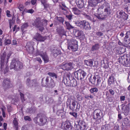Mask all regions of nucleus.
Returning <instances> with one entry per match:
<instances>
[{
  "instance_id": "nucleus-27",
  "label": "nucleus",
  "mask_w": 130,
  "mask_h": 130,
  "mask_svg": "<svg viewBox=\"0 0 130 130\" xmlns=\"http://www.w3.org/2000/svg\"><path fill=\"white\" fill-rule=\"evenodd\" d=\"M86 75V73L84 71L81 70L80 80H82Z\"/></svg>"
},
{
  "instance_id": "nucleus-32",
  "label": "nucleus",
  "mask_w": 130,
  "mask_h": 130,
  "mask_svg": "<svg viewBox=\"0 0 130 130\" xmlns=\"http://www.w3.org/2000/svg\"><path fill=\"white\" fill-rule=\"evenodd\" d=\"M96 79H97L96 80V85L98 86L100 84L102 78L100 77L97 76V77H96Z\"/></svg>"
},
{
  "instance_id": "nucleus-44",
  "label": "nucleus",
  "mask_w": 130,
  "mask_h": 130,
  "mask_svg": "<svg viewBox=\"0 0 130 130\" xmlns=\"http://www.w3.org/2000/svg\"><path fill=\"white\" fill-rule=\"evenodd\" d=\"M71 101L70 99H67L66 102V105L67 106H69V107L70 105H71Z\"/></svg>"
},
{
  "instance_id": "nucleus-60",
  "label": "nucleus",
  "mask_w": 130,
  "mask_h": 130,
  "mask_svg": "<svg viewBox=\"0 0 130 130\" xmlns=\"http://www.w3.org/2000/svg\"><path fill=\"white\" fill-rule=\"evenodd\" d=\"M22 130H28L27 127L25 126H23L22 128Z\"/></svg>"
},
{
  "instance_id": "nucleus-59",
  "label": "nucleus",
  "mask_w": 130,
  "mask_h": 130,
  "mask_svg": "<svg viewBox=\"0 0 130 130\" xmlns=\"http://www.w3.org/2000/svg\"><path fill=\"white\" fill-rule=\"evenodd\" d=\"M36 2V0H32L31 1V4L33 5H34Z\"/></svg>"
},
{
  "instance_id": "nucleus-15",
  "label": "nucleus",
  "mask_w": 130,
  "mask_h": 130,
  "mask_svg": "<svg viewBox=\"0 0 130 130\" xmlns=\"http://www.w3.org/2000/svg\"><path fill=\"white\" fill-rule=\"evenodd\" d=\"M127 59L126 55L120 56L118 59V61L120 63L124 65L126 62V59Z\"/></svg>"
},
{
  "instance_id": "nucleus-18",
  "label": "nucleus",
  "mask_w": 130,
  "mask_h": 130,
  "mask_svg": "<svg viewBox=\"0 0 130 130\" xmlns=\"http://www.w3.org/2000/svg\"><path fill=\"white\" fill-rule=\"evenodd\" d=\"M85 22V21H77L75 22V24L77 26H78L80 28L83 27L84 25V24Z\"/></svg>"
},
{
  "instance_id": "nucleus-46",
  "label": "nucleus",
  "mask_w": 130,
  "mask_h": 130,
  "mask_svg": "<svg viewBox=\"0 0 130 130\" xmlns=\"http://www.w3.org/2000/svg\"><path fill=\"white\" fill-rule=\"evenodd\" d=\"M53 55L54 56L56 57L58 54V51L56 50H54L53 51Z\"/></svg>"
},
{
  "instance_id": "nucleus-13",
  "label": "nucleus",
  "mask_w": 130,
  "mask_h": 130,
  "mask_svg": "<svg viewBox=\"0 0 130 130\" xmlns=\"http://www.w3.org/2000/svg\"><path fill=\"white\" fill-rule=\"evenodd\" d=\"M47 117L45 116L41 117L39 119V124L41 125H44L47 122Z\"/></svg>"
},
{
  "instance_id": "nucleus-38",
  "label": "nucleus",
  "mask_w": 130,
  "mask_h": 130,
  "mask_svg": "<svg viewBox=\"0 0 130 130\" xmlns=\"http://www.w3.org/2000/svg\"><path fill=\"white\" fill-rule=\"evenodd\" d=\"M4 43L5 45L10 44L11 43V41L9 39H6Z\"/></svg>"
},
{
  "instance_id": "nucleus-34",
  "label": "nucleus",
  "mask_w": 130,
  "mask_h": 130,
  "mask_svg": "<svg viewBox=\"0 0 130 130\" xmlns=\"http://www.w3.org/2000/svg\"><path fill=\"white\" fill-rule=\"evenodd\" d=\"M34 81V80H30V79H28L27 80L26 84L27 86H30L32 83H33Z\"/></svg>"
},
{
  "instance_id": "nucleus-10",
  "label": "nucleus",
  "mask_w": 130,
  "mask_h": 130,
  "mask_svg": "<svg viewBox=\"0 0 130 130\" xmlns=\"http://www.w3.org/2000/svg\"><path fill=\"white\" fill-rule=\"evenodd\" d=\"M62 69L64 70H71L73 68V64L72 63H66L62 66Z\"/></svg>"
},
{
  "instance_id": "nucleus-54",
  "label": "nucleus",
  "mask_w": 130,
  "mask_h": 130,
  "mask_svg": "<svg viewBox=\"0 0 130 130\" xmlns=\"http://www.w3.org/2000/svg\"><path fill=\"white\" fill-rule=\"evenodd\" d=\"M24 7L23 6L21 5L19 7V9L21 11H23L24 9Z\"/></svg>"
},
{
  "instance_id": "nucleus-57",
  "label": "nucleus",
  "mask_w": 130,
  "mask_h": 130,
  "mask_svg": "<svg viewBox=\"0 0 130 130\" xmlns=\"http://www.w3.org/2000/svg\"><path fill=\"white\" fill-rule=\"evenodd\" d=\"M35 59L37 61H39L40 63H41L42 62V60H41L40 58L37 57Z\"/></svg>"
},
{
  "instance_id": "nucleus-17",
  "label": "nucleus",
  "mask_w": 130,
  "mask_h": 130,
  "mask_svg": "<svg viewBox=\"0 0 130 130\" xmlns=\"http://www.w3.org/2000/svg\"><path fill=\"white\" fill-rule=\"evenodd\" d=\"M95 112L96 113V117L95 118L97 119L98 120L100 119L102 117V116L100 115V114L101 113V114L102 113L101 112V111L99 109L96 110L95 111Z\"/></svg>"
},
{
  "instance_id": "nucleus-41",
  "label": "nucleus",
  "mask_w": 130,
  "mask_h": 130,
  "mask_svg": "<svg viewBox=\"0 0 130 130\" xmlns=\"http://www.w3.org/2000/svg\"><path fill=\"white\" fill-rule=\"evenodd\" d=\"M69 113L70 115L73 116L75 118H76L77 117V113L75 112H70Z\"/></svg>"
},
{
  "instance_id": "nucleus-50",
  "label": "nucleus",
  "mask_w": 130,
  "mask_h": 130,
  "mask_svg": "<svg viewBox=\"0 0 130 130\" xmlns=\"http://www.w3.org/2000/svg\"><path fill=\"white\" fill-rule=\"evenodd\" d=\"M66 17L68 18L69 20H71L72 18V14H69L68 15H67Z\"/></svg>"
},
{
  "instance_id": "nucleus-33",
  "label": "nucleus",
  "mask_w": 130,
  "mask_h": 130,
  "mask_svg": "<svg viewBox=\"0 0 130 130\" xmlns=\"http://www.w3.org/2000/svg\"><path fill=\"white\" fill-rule=\"evenodd\" d=\"M110 127L107 125L102 126L101 128V130H110Z\"/></svg>"
},
{
  "instance_id": "nucleus-58",
  "label": "nucleus",
  "mask_w": 130,
  "mask_h": 130,
  "mask_svg": "<svg viewBox=\"0 0 130 130\" xmlns=\"http://www.w3.org/2000/svg\"><path fill=\"white\" fill-rule=\"evenodd\" d=\"M7 124L6 123H4L3 124V127L4 129L5 130L7 129Z\"/></svg>"
},
{
  "instance_id": "nucleus-7",
  "label": "nucleus",
  "mask_w": 130,
  "mask_h": 130,
  "mask_svg": "<svg viewBox=\"0 0 130 130\" xmlns=\"http://www.w3.org/2000/svg\"><path fill=\"white\" fill-rule=\"evenodd\" d=\"M34 44V42H28L27 43L26 47L27 51L30 53H33L34 48L33 45Z\"/></svg>"
},
{
  "instance_id": "nucleus-5",
  "label": "nucleus",
  "mask_w": 130,
  "mask_h": 130,
  "mask_svg": "<svg viewBox=\"0 0 130 130\" xmlns=\"http://www.w3.org/2000/svg\"><path fill=\"white\" fill-rule=\"evenodd\" d=\"M11 55V52H9L7 56L5 53H3L1 58V64H2L4 62L6 61L7 62L8 61V59L10 57Z\"/></svg>"
},
{
  "instance_id": "nucleus-2",
  "label": "nucleus",
  "mask_w": 130,
  "mask_h": 130,
  "mask_svg": "<svg viewBox=\"0 0 130 130\" xmlns=\"http://www.w3.org/2000/svg\"><path fill=\"white\" fill-rule=\"evenodd\" d=\"M47 21L45 19L41 20L40 18H38L36 19L34 21V22L33 23L32 25L39 28V29L41 31H42L44 29L43 27L44 25H47Z\"/></svg>"
},
{
  "instance_id": "nucleus-35",
  "label": "nucleus",
  "mask_w": 130,
  "mask_h": 130,
  "mask_svg": "<svg viewBox=\"0 0 130 130\" xmlns=\"http://www.w3.org/2000/svg\"><path fill=\"white\" fill-rule=\"evenodd\" d=\"M124 65L126 67H130V59L128 61L127 59H126V62Z\"/></svg>"
},
{
  "instance_id": "nucleus-20",
  "label": "nucleus",
  "mask_w": 130,
  "mask_h": 130,
  "mask_svg": "<svg viewBox=\"0 0 130 130\" xmlns=\"http://www.w3.org/2000/svg\"><path fill=\"white\" fill-rule=\"evenodd\" d=\"M121 105L123 106L122 109L124 112H127L129 110V107L130 105V104H128L126 105H125L124 104H122Z\"/></svg>"
},
{
  "instance_id": "nucleus-43",
  "label": "nucleus",
  "mask_w": 130,
  "mask_h": 130,
  "mask_svg": "<svg viewBox=\"0 0 130 130\" xmlns=\"http://www.w3.org/2000/svg\"><path fill=\"white\" fill-rule=\"evenodd\" d=\"M123 15H125V13L124 12L120 11L119 12V15L120 18L123 17Z\"/></svg>"
},
{
  "instance_id": "nucleus-1",
  "label": "nucleus",
  "mask_w": 130,
  "mask_h": 130,
  "mask_svg": "<svg viewBox=\"0 0 130 130\" xmlns=\"http://www.w3.org/2000/svg\"><path fill=\"white\" fill-rule=\"evenodd\" d=\"M103 6L101 8H96L94 7L92 9V12L94 15L99 19L103 20L105 18V17L107 14H109L108 9L109 8V4L107 3H104Z\"/></svg>"
},
{
  "instance_id": "nucleus-16",
  "label": "nucleus",
  "mask_w": 130,
  "mask_h": 130,
  "mask_svg": "<svg viewBox=\"0 0 130 130\" xmlns=\"http://www.w3.org/2000/svg\"><path fill=\"white\" fill-rule=\"evenodd\" d=\"M3 87L5 88H8L10 86V81L9 79H4L3 83Z\"/></svg>"
},
{
  "instance_id": "nucleus-51",
  "label": "nucleus",
  "mask_w": 130,
  "mask_h": 130,
  "mask_svg": "<svg viewBox=\"0 0 130 130\" xmlns=\"http://www.w3.org/2000/svg\"><path fill=\"white\" fill-rule=\"evenodd\" d=\"M6 14L7 16L8 17H10L11 16V15L10 14V11L9 10H7L6 11Z\"/></svg>"
},
{
  "instance_id": "nucleus-30",
  "label": "nucleus",
  "mask_w": 130,
  "mask_h": 130,
  "mask_svg": "<svg viewBox=\"0 0 130 130\" xmlns=\"http://www.w3.org/2000/svg\"><path fill=\"white\" fill-rule=\"evenodd\" d=\"M100 48V46L98 44H95L94 45L92 46L91 48V50L94 51L95 50H97Z\"/></svg>"
},
{
  "instance_id": "nucleus-40",
  "label": "nucleus",
  "mask_w": 130,
  "mask_h": 130,
  "mask_svg": "<svg viewBox=\"0 0 130 130\" xmlns=\"http://www.w3.org/2000/svg\"><path fill=\"white\" fill-rule=\"evenodd\" d=\"M41 2L42 4L44 7V8H45L47 7V5L46 3V1L45 0H41Z\"/></svg>"
},
{
  "instance_id": "nucleus-29",
  "label": "nucleus",
  "mask_w": 130,
  "mask_h": 130,
  "mask_svg": "<svg viewBox=\"0 0 130 130\" xmlns=\"http://www.w3.org/2000/svg\"><path fill=\"white\" fill-rule=\"evenodd\" d=\"M81 70H79L75 72L74 73L75 76L77 77L78 79H80Z\"/></svg>"
},
{
  "instance_id": "nucleus-24",
  "label": "nucleus",
  "mask_w": 130,
  "mask_h": 130,
  "mask_svg": "<svg viewBox=\"0 0 130 130\" xmlns=\"http://www.w3.org/2000/svg\"><path fill=\"white\" fill-rule=\"evenodd\" d=\"M83 27V28L87 30H89L90 29V27L89 23L85 21V22Z\"/></svg>"
},
{
  "instance_id": "nucleus-25",
  "label": "nucleus",
  "mask_w": 130,
  "mask_h": 130,
  "mask_svg": "<svg viewBox=\"0 0 130 130\" xmlns=\"http://www.w3.org/2000/svg\"><path fill=\"white\" fill-rule=\"evenodd\" d=\"M96 77L95 76H94L93 78H92L91 76L90 77L89 79L90 82L92 84H94L96 80Z\"/></svg>"
},
{
  "instance_id": "nucleus-56",
  "label": "nucleus",
  "mask_w": 130,
  "mask_h": 130,
  "mask_svg": "<svg viewBox=\"0 0 130 130\" xmlns=\"http://www.w3.org/2000/svg\"><path fill=\"white\" fill-rule=\"evenodd\" d=\"M58 19L60 22H63L64 21V20L63 18L61 17L58 18Z\"/></svg>"
},
{
  "instance_id": "nucleus-45",
  "label": "nucleus",
  "mask_w": 130,
  "mask_h": 130,
  "mask_svg": "<svg viewBox=\"0 0 130 130\" xmlns=\"http://www.w3.org/2000/svg\"><path fill=\"white\" fill-rule=\"evenodd\" d=\"M25 11L27 13H32L34 12V10H33L32 9L27 10L26 11Z\"/></svg>"
},
{
  "instance_id": "nucleus-49",
  "label": "nucleus",
  "mask_w": 130,
  "mask_h": 130,
  "mask_svg": "<svg viewBox=\"0 0 130 130\" xmlns=\"http://www.w3.org/2000/svg\"><path fill=\"white\" fill-rule=\"evenodd\" d=\"M96 35L97 36L100 37L103 36V34L101 32H98L96 33Z\"/></svg>"
},
{
  "instance_id": "nucleus-52",
  "label": "nucleus",
  "mask_w": 130,
  "mask_h": 130,
  "mask_svg": "<svg viewBox=\"0 0 130 130\" xmlns=\"http://www.w3.org/2000/svg\"><path fill=\"white\" fill-rule=\"evenodd\" d=\"M123 15V17L121 18H122L124 20H126L128 18L127 15L125 13V15Z\"/></svg>"
},
{
  "instance_id": "nucleus-53",
  "label": "nucleus",
  "mask_w": 130,
  "mask_h": 130,
  "mask_svg": "<svg viewBox=\"0 0 130 130\" xmlns=\"http://www.w3.org/2000/svg\"><path fill=\"white\" fill-rule=\"evenodd\" d=\"M125 97L124 96H122L120 97V101H124L125 99Z\"/></svg>"
},
{
  "instance_id": "nucleus-63",
  "label": "nucleus",
  "mask_w": 130,
  "mask_h": 130,
  "mask_svg": "<svg viewBox=\"0 0 130 130\" xmlns=\"http://www.w3.org/2000/svg\"><path fill=\"white\" fill-rule=\"evenodd\" d=\"M55 95H57L58 94V92L57 90H55L54 91Z\"/></svg>"
},
{
  "instance_id": "nucleus-31",
  "label": "nucleus",
  "mask_w": 130,
  "mask_h": 130,
  "mask_svg": "<svg viewBox=\"0 0 130 130\" xmlns=\"http://www.w3.org/2000/svg\"><path fill=\"white\" fill-rule=\"evenodd\" d=\"M98 91V89L96 87L92 88L90 90L91 93H96Z\"/></svg>"
},
{
  "instance_id": "nucleus-28",
  "label": "nucleus",
  "mask_w": 130,
  "mask_h": 130,
  "mask_svg": "<svg viewBox=\"0 0 130 130\" xmlns=\"http://www.w3.org/2000/svg\"><path fill=\"white\" fill-rule=\"evenodd\" d=\"M77 6L79 8H81L84 7V2L82 0H79L78 2Z\"/></svg>"
},
{
  "instance_id": "nucleus-19",
  "label": "nucleus",
  "mask_w": 130,
  "mask_h": 130,
  "mask_svg": "<svg viewBox=\"0 0 130 130\" xmlns=\"http://www.w3.org/2000/svg\"><path fill=\"white\" fill-rule=\"evenodd\" d=\"M84 62L85 64L88 66L91 67L93 66V62L91 60H85Z\"/></svg>"
},
{
  "instance_id": "nucleus-12",
  "label": "nucleus",
  "mask_w": 130,
  "mask_h": 130,
  "mask_svg": "<svg viewBox=\"0 0 130 130\" xmlns=\"http://www.w3.org/2000/svg\"><path fill=\"white\" fill-rule=\"evenodd\" d=\"M37 41L40 42L44 41L45 39V38L44 37H43L38 33H37L35 35L34 38Z\"/></svg>"
},
{
  "instance_id": "nucleus-55",
  "label": "nucleus",
  "mask_w": 130,
  "mask_h": 130,
  "mask_svg": "<svg viewBox=\"0 0 130 130\" xmlns=\"http://www.w3.org/2000/svg\"><path fill=\"white\" fill-rule=\"evenodd\" d=\"M38 120V118L37 117H36L34 118V121L35 122V123L36 124H38L39 123L38 122L37 120Z\"/></svg>"
},
{
  "instance_id": "nucleus-11",
  "label": "nucleus",
  "mask_w": 130,
  "mask_h": 130,
  "mask_svg": "<svg viewBox=\"0 0 130 130\" xmlns=\"http://www.w3.org/2000/svg\"><path fill=\"white\" fill-rule=\"evenodd\" d=\"M76 126L78 130H86V125L84 122L82 121L79 123L78 125H77Z\"/></svg>"
},
{
  "instance_id": "nucleus-3",
  "label": "nucleus",
  "mask_w": 130,
  "mask_h": 130,
  "mask_svg": "<svg viewBox=\"0 0 130 130\" xmlns=\"http://www.w3.org/2000/svg\"><path fill=\"white\" fill-rule=\"evenodd\" d=\"M22 67L23 65L21 62L15 59L12 60L10 66L11 69H13L16 71L20 70Z\"/></svg>"
},
{
  "instance_id": "nucleus-62",
  "label": "nucleus",
  "mask_w": 130,
  "mask_h": 130,
  "mask_svg": "<svg viewBox=\"0 0 130 130\" xmlns=\"http://www.w3.org/2000/svg\"><path fill=\"white\" fill-rule=\"evenodd\" d=\"M109 101L110 102H112L113 101L112 98H109L108 99Z\"/></svg>"
},
{
  "instance_id": "nucleus-14",
  "label": "nucleus",
  "mask_w": 130,
  "mask_h": 130,
  "mask_svg": "<svg viewBox=\"0 0 130 130\" xmlns=\"http://www.w3.org/2000/svg\"><path fill=\"white\" fill-rule=\"evenodd\" d=\"M89 2L90 4L92 5H91L92 6H94L96 5L99 3H104L105 2V0H89Z\"/></svg>"
},
{
  "instance_id": "nucleus-47",
  "label": "nucleus",
  "mask_w": 130,
  "mask_h": 130,
  "mask_svg": "<svg viewBox=\"0 0 130 130\" xmlns=\"http://www.w3.org/2000/svg\"><path fill=\"white\" fill-rule=\"evenodd\" d=\"M109 91L110 94L112 95H113L115 94L114 91L112 89H109Z\"/></svg>"
},
{
  "instance_id": "nucleus-6",
  "label": "nucleus",
  "mask_w": 130,
  "mask_h": 130,
  "mask_svg": "<svg viewBox=\"0 0 130 130\" xmlns=\"http://www.w3.org/2000/svg\"><path fill=\"white\" fill-rule=\"evenodd\" d=\"M61 127L64 130H71L72 129L70 123L67 121L62 123Z\"/></svg>"
},
{
  "instance_id": "nucleus-48",
  "label": "nucleus",
  "mask_w": 130,
  "mask_h": 130,
  "mask_svg": "<svg viewBox=\"0 0 130 130\" xmlns=\"http://www.w3.org/2000/svg\"><path fill=\"white\" fill-rule=\"evenodd\" d=\"M21 100L22 102L24 101H25V99L24 97V94L21 93H20V94Z\"/></svg>"
},
{
  "instance_id": "nucleus-23",
  "label": "nucleus",
  "mask_w": 130,
  "mask_h": 130,
  "mask_svg": "<svg viewBox=\"0 0 130 130\" xmlns=\"http://www.w3.org/2000/svg\"><path fill=\"white\" fill-rule=\"evenodd\" d=\"M72 9V11L75 14L78 15L80 13V11L77 8H73Z\"/></svg>"
},
{
  "instance_id": "nucleus-42",
  "label": "nucleus",
  "mask_w": 130,
  "mask_h": 130,
  "mask_svg": "<svg viewBox=\"0 0 130 130\" xmlns=\"http://www.w3.org/2000/svg\"><path fill=\"white\" fill-rule=\"evenodd\" d=\"M24 119L25 120H28L30 121L31 120V118L29 116H24Z\"/></svg>"
},
{
  "instance_id": "nucleus-36",
  "label": "nucleus",
  "mask_w": 130,
  "mask_h": 130,
  "mask_svg": "<svg viewBox=\"0 0 130 130\" xmlns=\"http://www.w3.org/2000/svg\"><path fill=\"white\" fill-rule=\"evenodd\" d=\"M28 26V25L27 23H25L21 27V29L23 30L25 28L27 27Z\"/></svg>"
},
{
  "instance_id": "nucleus-22",
  "label": "nucleus",
  "mask_w": 130,
  "mask_h": 130,
  "mask_svg": "<svg viewBox=\"0 0 130 130\" xmlns=\"http://www.w3.org/2000/svg\"><path fill=\"white\" fill-rule=\"evenodd\" d=\"M14 127L15 128V130H18L19 128L18 126V123L17 120L16 118H14L13 121Z\"/></svg>"
},
{
  "instance_id": "nucleus-21",
  "label": "nucleus",
  "mask_w": 130,
  "mask_h": 130,
  "mask_svg": "<svg viewBox=\"0 0 130 130\" xmlns=\"http://www.w3.org/2000/svg\"><path fill=\"white\" fill-rule=\"evenodd\" d=\"M115 81L114 78L113 77L110 76L109 77L108 80V83L109 85L113 84Z\"/></svg>"
},
{
  "instance_id": "nucleus-26",
  "label": "nucleus",
  "mask_w": 130,
  "mask_h": 130,
  "mask_svg": "<svg viewBox=\"0 0 130 130\" xmlns=\"http://www.w3.org/2000/svg\"><path fill=\"white\" fill-rule=\"evenodd\" d=\"M65 24L66 25V28L70 30L74 28V27L71 25L69 22L65 21Z\"/></svg>"
},
{
  "instance_id": "nucleus-39",
  "label": "nucleus",
  "mask_w": 130,
  "mask_h": 130,
  "mask_svg": "<svg viewBox=\"0 0 130 130\" xmlns=\"http://www.w3.org/2000/svg\"><path fill=\"white\" fill-rule=\"evenodd\" d=\"M48 74L51 77H55V78H57V76L54 73L49 72L48 73Z\"/></svg>"
},
{
  "instance_id": "nucleus-8",
  "label": "nucleus",
  "mask_w": 130,
  "mask_h": 130,
  "mask_svg": "<svg viewBox=\"0 0 130 130\" xmlns=\"http://www.w3.org/2000/svg\"><path fill=\"white\" fill-rule=\"evenodd\" d=\"M36 53L37 55H40L42 57L45 63H47L48 62L49 59L45 53H43L42 51L37 50Z\"/></svg>"
},
{
  "instance_id": "nucleus-4",
  "label": "nucleus",
  "mask_w": 130,
  "mask_h": 130,
  "mask_svg": "<svg viewBox=\"0 0 130 130\" xmlns=\"http://www.w3.org/2000/svg\"><path fill=\"white\" fill-rule=\"evenodd\" d=\"M77 41L75 40H72L70 42L68 45V48L69 50L71 49L73 51H77L78 46Z\"/></svg>"
},
{
  "instance_id": "nucleus-9",
  "label": "nucleus",
  "mask_w": 130,
  "mask_h": 130,
  "mask_svg": "<svg viewBox=\"0 0 130 130\" xmlns=\"http://www.w3.org/2000/svg\"><path fill=\"white\" fill-rule=\"evenodd\" d=\"M76 102L75 101H73L72 103V106H71V105H70L69 106V109L73 110L75 109L76 111H78L80 108V107L78 106V104H76Z\"/></svg>"
},
{
  "instance_id": "nucleus-37",
  "label": "nucleus",
  "mask_w": 130,
  "mask_h": 130,
  "mask_svg": "<svg viewBox=\"0 0 130 130\" xmlns=\"http://www.w3.org/2000/svg\"><path fill=\"white\" fill-rule=\"evenodd\" d=\"M83 34V32L82 31H77L75 33L76 35H77L78 36H81Z\"/></svg>"
},
{
  "instance_id": "nucleus-64",
  "label": "nucleus",
  "mask_w": 130,
  "mask_h": 130,
  "mask_svg": "<svg viewBox=\"0 0 130 130\" xmlns=\"http://www.w3.org/2000/svg\"><path fill=\"white\" fill-rule=\"evenodd\" d=\"M124 2L126 3H130V0H124Z\"/></svg>"
},
{
  "instance_id": "nucleus-61",
  "label": "nucleus",
  "mask_w": 130,
  "mask_h": 130,
  "mask_svg": "<svg viewBox=\"0 0 130 130\" xmlns=\"http://www.w3.org/2000/svg\"><path fill=\"white\" fill-rule=\"evenodd\" d=\"M13 45H15L17 44V41L15 40H13Z\"/></svg>"
}]
</instances>
